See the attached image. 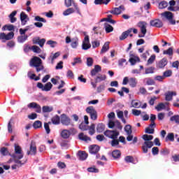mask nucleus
I'll use <instances>...</instances> for the list:
<instances>
[{
	"label": "nucleus",
	"mask_w": 179,
	"mask_h": 179,
	"mask_svg": "<svg viewBox=\"0 0 179 179\" xmlns=\"http://www.w3.org/2000/svg\"><path fill=\"white\" fill-rule=\"evenodd\" d=\"M20 20L22 26H26L28 20H29V16L26 14V13L22 12L20 13Z\"/></svg>",
	"instance_id": "obj_20"
},
{
	"label": "nucleus",
	"mask_w": 179,
	"mask_h": 179,
	"mask_svg": "<svg viewBox=\"0 0 179 179\" xmlns=\"http://www.w3.org/2000/svg\"><path fill=\"white\" fill-rule=\"evenodd\" d=\"M173 96H177L176 92H167L165 93V100L166 101H171L173 100Z\"/></svg>",
	"instance_id": "obj_22"
},
{
	"label": "nucleus",
	"mask_w": 179,
	"mask_h": 179,
	"mask_svg": "<svg viewBox=\"0 0 179 179\" xmlns=\"http://www.w3.org/2000/svg\"><path fill=\"white\" fill-rule=\"evenodd\" d=\"M131 33H132V29H129L127 31L123 32L120 36V40H125V38H127Z\"/></svg>",
	"instance_id": "obj_30"
},
{
	"label": "nucleus",
	"mask_w": 179,
	"mask_h": 179,
	"mask_svg": "<svg viewBox=\"0 0 179 179\" xmlns=\"http://www.w3.org/2000/svg\"><path fill=\"white\" fill-rule=\"evenodd\" d=\"M149 73H155V67H148L145 69V75H149Z\"/></svg>",
	"instance_id": "obj_41"
},
{
	"label": "nucleus",
	"mask_w": 179,
	"mask_h": 179,
	"mask_svg": "<svg viewBox=\"0 0 179 179\" xmlns=\"http://www.w3.org/2000/svg\"><path fill=\"white\" fill-rule=\"evenodd\" d=\"M143 80L144 82H145L146 85H148V86H152L155 85V80L150 78H144Z\"/></svg>",
	"instance_id": "obj_37"
},
{
	"label": "nucleus",
	"mask_w": 179,
	"mask_h": 179,
	"mask_svg": "<svg viewBox=\"0 0 179 179\" xmlns=\"http://www.w3.org/2000/svg\"><path fill=\"white\" fill-rule=\"evenodd\" d=\"M78 156L80 160H86L87 159V153L85 151H78Z\"/></svg>",
	"instance_id": "obj_31"
},
{
	"label": "nucleus",
	"mask_w": 179,
	"mask_h": 179,
	"mask_svg": "<svg viewBox=\"0 0 179 179\" xmlns=\"http://www.w3.org/2000/svg\"><path fill=\"white\" fill-rule=\"evenodd\" d=\"M168 10H171V12H176V10H179V7H174V6H170L168 7Z\"/></svg>",
	"instance_id": "obj_63"
},
{
	"label": "nucleus",
	"mask_w": 179,
	"mask_h": 179,
	"mask_svg": "<svg viewBox=\"0 0 179 179\" xmlns=\"http://www.w3.org/2000/svg\"><path fill=\"white\" fill-rule=\"evenodd\" d=\"M167 64H169L167 58L164 57L162 59L158 62V63L157 64V68H159V69H163V68H164V66H166Z\"/></svg>",
	"instance_id": "obj_19"
},
{
	"label": "nucleus",
	"mask_w": 179,
	"mask_h": 179,
	"mask_svg": "<svg viewBox=\"0 0 179 179\" xmlns=\"http://www.w3.org/2000/svg\"><path fill=\"white\" fill-rule=\"evenodd\" d=\"M14 148L15 152L11 156L14 158L15 163H19L18 160L23 159V150H22V147L17 144H15Z\"/></svg>",
	"instance_id": "obj_3"
},
{
	"label": "nucleus",
	"mask_w": 179,
	"mask_h": 179,
	"mask_svg": "<svg viewBox=\"0 0 179 179\" xmlns=\"http://www.w3.org/2000/svg\"><path fill=\"white\" fill-rule=\"evenodd\" d=\"M89 149L91 155H96V153H98V152L100 150V147H99L97 145H93L90 146Z\"/></svg>",
	"instance_id": "obj_25"
},
{
	"label": "nucleus",
	"mask_w": 179,
	"mask_h": 179,
	"mask_svg": "<svg viewBox=\"0 0 179 179\" xmlns=\"http://www.w3.org/2000/svg\"><path fill=\"white\" fill-rule=\"evenodd\" d=\"M27 37H28L27 35L20 36L17 38L18 42L19 43H24V41H26V40H27Z\"/></svg>",
	"instance_id": "obj_47"
},
{
	"label": "nucleus",
	"mask_w": 179,
	"mask_h": 179,
	"mask_svg": "<svg viewBox=\"0 0 179 179\" xmlns=\"http://www.w3.org/2000/svg\"><path fill=\"white\" fill-rule=\"evenodd\" d=\"M53 110L54 108L52 106H45L42 108L43 113H51Z\"/></svg>",
	"instance_id": "obj_36"
},
{
	"label": "nucleus",
	"mask_w": 179,
	"mask_h": 179,
	"mask_svg": "<svg viewBox=\"0 0 179 179\" xmlns=\"http://www.w3.org/2000/svg\"><path fill=\"white\" fill-rule=\"evenodd\" d=\"M59 55H61V53L59 52H57L55 54H52L49 57H48V60L51 62V64L53 65L54 64V61H55V59H57V58H58V57H59Z\"/></svg>",
	"instance_id": "obj_29"
},
{
	"label": "nucleus",
	"mask_w": 179,
	"mask_h": 179,
	"mask_svg": "<svg viewBox=\"0 0 179 179\" xmlns=\"http://www.w3.org/2000/svg\"><path fill=\"white\" fill-rule=\"evenodd\" d=\"M160 153L162 156H167L170 153V151L167 148H165L161 150Z\"/></svg>",
	"instance_id": "obj_57"
},
{
	"label": "nucleus",
	"mask_w": 179,
	"mask_h": 179,
	"mask_svg": "<svg viewBox=\"0 0 179 179\" xmlns=\"http://www.w3.org/2000/svg\"><path fill=\"white\" fill-rule=\"evenodd\" d=\"M27 153L28 155H31V156L37 153V147L36 146V143H34V141L31 142L29 151H28Z\"/></svg>",
	"instance_id": "obj_13"
},
{
	"label": "nucleus",
	"mask_w": 179,
	"mask_h": 179,
	"mask_svg": "<svg viewBox=\"0 0 179 179\" xmlns=\"http://www.w3.org/2000/svg\"><path fill=\"white\" fill-rule=\"evenodd\" d=\"M78 139H80V141H84V142H89L92 141L90 137L87 136V135H85L83 133H80L78 134Z\"/></svg>",
	"instance_id": "obj_27"
},
{
	"label": "nucleus",
	"mask_w": 179,
	"mask_h": 179,
	"mask_svg": "<svg viewBox=\"0 0 179 179\" xmlns=\"http://www.w3.org/2000/svg\"><path fill=\"white\" fill-rule=\"evenodd\" d=\"M24 50V51H27V50H32L34 52H36V54H40V52H41V49H40L38 46L36 45H33L32 47L27 45Z\"/></svg>",
	"instance_id": "obj_24"
},
{
	"label": "nucleus",
	"mask_w": 179,
	"mask_h": 179,
	"mask_svg": "<svg viewBox=\"0 0 179 179\" xmlns=\"http://www.w3.org/2000/svg\"><path fill=\"white\" fill-rule=\"evenodd\" d=\"M89 134L90 135H94V134L96 133V124H91L89 128Z\"/></svg>",
	"instance_id": "obj_35"
},
{
	"label": "nucleus",
	"mask_w": 179,
	"mask_h": 179,
	"mask_svg": "<svg viewBox=\"0 0 179 179\" xmlns=\"http://www.w3.org/2000/svg\"><path fill=\"white\" fill-rule=\"evenodd\" d=\"M62 68H64V62H59L56 67L55 69L58 70V69H62Z\"/></svg>",
	"instance_id": "obj_64"
},
{
	"label": "nucleus",
	"mask_w": 179,
	"mask_h": 179,
	"mask_svg": "<svg viewBox=\"0 0 179 179\" xmlns=\"http://www.w3.org/2000/svg\"><path fill=\"white\" fill-rule=\"evenodd\" d=\"M173 75V71L171 70H167L164 72L163 76H164V78H170Z\"/></svg>",
	"instance_id": "obj_49"
},
{
	"label": "nucleus",
	"mask_w": 179,
	"mask_h": 179,
	"mask_svg": "<svg viewBox=\"0 0 179 179\" xmlns=\"http://www.w3.org/2000/svg\"><path fill=\"white\" fill-rule=\"evenodd\" d=\"M33 43L34 44H38V45H40V47H43L44 44H45V39L42 38H34L33 39Z\"/></svg>",
	"instance_id": "obj_28"
},
{
	"label": "nucleus",
	"mask_w": 179,
	"mask_h": 179,
	"mask_svg": "<svg viewBox=\"0 0 179 179\" xmlns=\"http://www.w3.org/2000/svg\"><path fill=\"white\" fill-rule=\"evenodd\" d=\"M30 66H34L36 69V72H40L44 70V66L43 65V60L38 57H34L29 63Z\"/></svg>",
	"instance_id": "obj_2"
},
{
	"label": "nucleus",
	"mask_w": 179,
	"mask_h": 179,
	"mask_svg": "<svg viewBox=\"0 0 179 179\" xmlns=\"http://www.w3.org/2000/svg\"><path fill=\"white\" fill-rule=\"evenodd\" d=\"M71 134H76V130L75 129H64L61 132V136L64 139H68Z\"/></svg>",
	"instance_id": "obj_7"
},
{
	"label": "nucleus",
	"mask_w": 179,
	"mask_h": 179,
	"mask_svg": "<svg viewBox=\"0 0 179 179\" xmlns=\"http://www.w3.org/2000/svg\"><path fill=\"white\" fill-rule=\"evenodd\" d=\"M109 128H117V129H122V127H121V123L118 120L113 121L110 120L108 122Z\"/></svg>",
	"instance_id": "obj_12"
},
{
	"label": "nucleus",
	"mask_w": 179,
	"mask_h": 179,
	"mask_svg": "<svg viewBox=\"0 0 179 179\" xmlns=\"http://www.w3.org/2000/svg\"><path fill=\"white\" fill-rule=\"evenodd\" d=\"M112 156H113V157H114V159H118V157H120V156H121V152H120V150H115L113 151Z\"/></svg>",
	"instance_id": "obj_44"
},
{
	"label": "nucleus",
	"mask_w": 179,
	"mask_h": 179,
	"mask_svg": "<svg viewBox=\"0 0 179 179\" xmlns=\"http://www.w3.org/2000/svg\"><path fill=\"white\" fill-rule=\"evenodd\" d=\"M52 122L54 125H58L59 124V116L55 115L52 118Z\"/></svg>",
	"instance_id": "obj_43"
},
{
	"label": "nucleus",
	"mask_w": 179,
	"mask_h": 179,
	"mask_svg": "<svg viewBox=\"0 0 179 179\" xmlns=\"http://www.w3.org/2000/svg\"><path fill=\"white\" fill-rule=\"evenodd\" d=\"M3 29L12 31V30H15V27L13 24L5 25Z\"/></svg>",
	"instance_id": "obj_54"
},
{
	"label": "nucleus",
	"mask_w": 179,
	"mask_h": 179,
	"mask_svg": "<svg viewBox=\"0 0 179 179\" xmlns=\"http://www.w3.org/2000/svg\"><path fill=\"white\" fill-rule=\"evenodd\" d=\"M164 55H173V48H169L166 50H164Z\"/></svg>",
	"instance_id": "obj_52"
},
{
	"label": "nucleus",
	"mask_w": 179,
	"mask_h": 179,
	"mask_svg": "<svg viewBox=\"0 0 179 179\" xmlns=\"http://www.w3.org/2000/svg\"><path fill=\"white\" fill-rule=\"evenodd\" d=\"M41 122L40 120H37L34 123L33 127L35 129H37L38 128H41Z\"/></svg>",
	"instance_id": "obj_50"
},
{
	"label": "nucleus",
	"mask_w": 179,
	"mask_h": 179,
	"mask_svg": "<svg viewBox=\"0 0 179 179\" xmlns=\"http://www.w3.org/2000/svg\"><path fill=\"white\" fill-rule=\"evenodd\" d=\"M60 121L62 124V125L68 126L69 124H71V119L66 115L62 114L60 117Z\"/></svg>",
	"instance_id": "obj_15"
},
{
	"label": "nucleus",
	"mask_w": 179,
	"mask_h": 179,
	"mask_svg": "<svg viewBox=\"0 0 179 179\" xmlns=\"http://www.w3.org/2000/svg\"><path fill=\"white\" fill-rule=\"evenodd\" d=\"M170 120L174 121L176 124H179V115L172 116Z\"/></svg>",
	"instance_id": "obj_61"
},
{
	"label": "nucleus",
	"mask_w": 179,
	"mask_h": 179,
	"mask_svg": "<svg viewBox=\"0 0 179 179\" xmlns=\"http://www.w3.org/2000/svg\"><path fill=\"white\" fill-rule=\"evenodd\" d=\"M143 139L145 141L143 145L142 149L144 153H148V148L150 149L153 146V142L150 141L153 140V136L144 134L143 136Z\"/></svg>",
	"instance_id": "obj_1"
},
{
	"label": "nucleus",
	"mask_w": 179,
	"mask_h": 179,
	"mask_svg": "<svg viewBox=\"0 0 179 179\" xmlns=\"http://www.w3.org/2000/svg\"><path fill=\"white\" fill-rule=\"evenodd\" d=\"M129 62H130L131 65H135L136 62H141V59H139V57L130 53V58L129 59Z\"/></svg>",
	"instance_id": "obj_16"
},
{
	"label": "nucleus",
	"mask_w": 179,
	"mask_h": 179,
	"mask_svg": "<svg viewBox=\"0 0 179 179\" xmlns=\"http://www.w3.org/2000/svg\"><path fill=\"white\" fill-rule=\"evenodd\" d=\"M28 108H35L36 113H41V106L36 102L27 105Z\"/></svg>",
	"instance_id": "obj_18"
},
{
	"label": "nucleus",
	"mask_w": 179,
	"mask_h": 179,
	"mask_svg": "<svg viewBox=\"0 0 179 179\" xmlns=\"http://www.w3.org/2000/svg\"><path fill=\"white\" fill-rule=\"evenodd\" d=\"M37 87L41 89L43 92H50L52 89V84L50 82H48L45 85L41 83H38Z\"/></svg>",
	"instance_id": "obj_8"
},
{
	"label": "nucleus",
	"mask_w": 179,
	"mask_h": 179,
	"mask_svg": "<svg viewBox=\"0 0 179 179\" xmlns=\"http://www.w3.org/2000/svg\"><path fill=\"white\" fill-rule=\"evenodd\" d=\"M76 12H78V10L75 7L69 8L63 12V15L69 16V15H72V13H75Z\"/></svg>",
	"instance_id": "obj_23"
},
{
	"label": "nucleus",
	"mask_w": 179,
	"mask_h": 179,
	"mask_svg": "<svg viewBox=\"0 0 179 179\" xmlns=\"http://www.w3.org/2000/svg\"><path fill=\"white\" fill-rule=\"evenodd\" d=\"M145 134H155V129L148 127L145 128Z\"/></svg>",
	"instance_id": "obj_56"
},
{
	"label": "nucleus",
	"mask_w": 179,
	"mask_h": 179,
	"mask_svg": "<svg viewBox=\"0 0 179 179\" xmlns=\"http://www.w3.org/2000/svg\"><path fill=\"white\" fill-rule=\"evenodd\" d=\"M125 10V8L124 6H120L117 8H113L111 10H109L108 13H112V15H121L122 13V11Z\"/></svg>",
	"instance_id": "obj_10"
},
{
	"label": "nucleus",
	"mask_w": 179,
	"mask_h": 179,
	"mask_svg": "<svg viewBox=\"0 0 179 179\" xmlns=\"http://www.w3.org/2000/svg\"><path fill=\"white\" fill-rule=\"evenodd\" d=\"M71 47L72 48H76V47H78V38H74L71 40Z\"/></svg>",
	"instance_id": "obj_45"
},
{
	"label": "nucleus",
	"mask_w": 179,
	"mask_h": 179,
	"mask_svg": "<svg viewBox=\"0 0 179 179\" xmlns=\"http://www.w3.org/2000/svg\"><path fill=\"white\" fill-rule=\"evenodd\" d=\"M79 128H80V129H81V131H87V129H88L87 125L85 124V123H81L79 125Z\"/></svg>",
	"instance_id": "obj_59"
},
{
	"label": "nucleus",
	"mask_w": 179,
	"mask_h": 179,
	"mask_svg": "<svg viewBox=\"0 0 179 179\" xmlns=\"http://www.w3.org/2000/svg\"><path fill=\"white\" fill-rule=\"evenodd\" d=\"M104 135L110 139H117L120 136V131L117 130H106L104 131Z\"/></svg>",
	"instance_id": "obj_4"
},
{
	"label": "nucleus",
	"mask_w": 179,
	"mask_h": 179,
	"mask_svg": "<svg viewBox=\"0 0 179 179\" xmlns=\"http://www.w3.org/2000/svg\"><path fill=\"white\" fill-rule=\"evenodd\" d=\"M86 113L90 115L91 120L96 121L97 120V111L93 106H88L86 110Z\"/></svg>",
	"instance_id": "obj_5"
},
{
	"label": "nucleus",
	"mask_w": 179,
	"mask_h": 179,
	"mask_svg": "<svg viewBox=\"0 0 179 179\" xmlns=\"http://www.w3.org/2000/svg\"><path fill=\"white\" fill-rule=\"evenodd\" d=\"M148 23H146V22H138V27H140V30L142 34H146V33L148 32V30L146 29Z\"/></svg>",
	"instance_id": "obj_21"
},
{
	"label": "nucleus",
	"mask_w": 179,
	"mask_h": 179,
	"mask_svg": "<svg viewBox=\"0 0 179 179\" xmlns=\"http://www.w3.org/2000/svg\"><path fill=\"white\" fill-rule=\"evenodd\" d=\"M138 82L136 81V78H130L129 79V85L131 87H136Z\"/></svg>",
	"instance_id": "obj_34"
},
{
	"label": "nucleus",
	"mask_w": 179,
	"mask_h": 179,
	"mask_svg": "<svg viewBox=\"0 0 179 179\" xmlns=\"http://www.w3.org/2000/svg\"><path fill=\"white\" fill-rule=\"evenodd\" d=\"M50 124H51V122L44 123V128L46 131V134H48L51 132V129H50Z\"/></svg>",
	"instance_id": "obj_53"
},
{
	"label": "nucleus",
	"mask_w": 179,
	"mask_h": 179,
	"mask_svg": "<svg viewBox=\"0 0 179 179\" xmlns=\"http://www.w3.org/2000/svg\"><path fill=\"white\" fill-rule=\"evenodd\" d=\"M167 6H169V3L166 1H161L159 3V9H165Z\"/></svg>",
	"instance_id": "obj_40"
},
{
	"label": "nucleus",
	"mask_w": 179,
	"mask_h": 179,
	"mask_svg": "<svg viewBox=\"0 0 179 179\" xmlns=\"http://www.w3.org/2000/svg\"><path fill=\"white\" fill-rule=\"evenodd\" d=\"M64 4L66 8H69L70 6H73L76 10H77V12L79 13V7H78V4L75 3V1L73 0H65Z\"/></svg>",
	"instance_id": "obj_14"
},
{
	"label": "nucleus",
	"mask_w": 179,
	"mask_h": 179,
	"mask_svg": "<svg viewBox=\"0 0 179 179\" xmlns=\"http://www.w3.org/2000/svg\"><path fill=\"white\" fill-rule=\"evenodd\" d=\"M28 76L30 79H34V80H40V77H36V74L33 71L28 72Z\"/></svg>",
	"instance_id": "obj_39"
},
{
	"label": "nucleus",
	"mask_w": 179,
	"mask_h": 179,
	"mask_svg": "<svg viewBox=\"0 0 179 179\" xmlns=\"http://www.w3.org/2000/svg\"><path fill=\"white\" fill-rule=\"evenodd\" d=\"M124 131L127 134V135H131V134H132V127H131V125L127 124L124 127Z\"/></svg>",
	"instance_id": "obj_42"
},
{
	"label": "nucleus",
	"mask_w": 179,
	"mask_h": 179,
	"mask_svg": "<svg viewBox=\"0 0 179 179\" xmlns=\"http://www.w3.org/2000/svg\"><path fill=\"white\" fill-rule=\"evenodd\" d=\"M105 30L106 31V33H111V31H113L114 30V28L113 27V26L106 24H105Z\"/></svg>",
	"instance_id": "obj_46"
},
{
	"label": "nucleus",
	"mask_w": 179,
	"mask_h": 179,
	"mask_svg": "<svg viewBox=\"0 0 179 179\" xmlns=\"http://www.w3.org/2000/svg\"><path fill=\"white\" fill-rule=\"evenodd\" d=\"M96 131L97 132H99V134H101V132H103V131H104V124H99L97 125L96 127Z\"/></svg>",
	"instance_id": "obj_48"
},
{
	"label": "nucleus",
	"mask_w": 179,
	"mask_h": 179,
	"mask_svg": "<svg viewBox=\"0 0 179 179\" xmlns=\"http://www.w3.org/2000/svg\"><path fill=\"white\" fill-rule=\"evenodd\" d=\"M92 47V45L90 44V41L89 39V36L86 35L84 38V40L83 41L82 48L83 50H89Z\"/></svg>",
	"instance_id": "obj_11"
},
{
	"label": "nucleus",
	"mask_w": 179,
	"mask_h": 179,
	"mask_svg": "<svg viewBox=\"0 0 179 179\" xmlns=\"http://www.w3.org/2000/svg\"><path fill=\"white\" fill-rule=\"evenodd\" d=\"M155 110H157V111H162L163 110H166L167 111H169L170 108H166V104L160 103L157 106H155Z\"/></svg>",
	"instance_id": "obj_26"
},
{
	"label": "nucleus",
	"mask_w": 179,
	"mask_h": 179,
	"mask_svg": "<svg viewBox=\"0 0 179 179\" xmlns=\"http://www.w3.org/2000/svg\"><path fill=\"white\" fill-rule=\"evenodd\" d=\"M106 79H107V77L106 76V75L99 74L95 78V82L96 83H99L100 82H103V80H106Z\"/></svg>",
	"instance_id": "obj_33"
},
{
	"label": "nucleus",
	"mask_w": 179,
	"mask_h": 179,
	"mask_svg": "<svg viewBox=\"0 0 179 179\" xmlns=\"http://www.w3.org/2000/svg\"><path fill=\"white\" fill-rule=\"evenodd\" d=\"M150 24L152 27H163V22L159 19L151 20Z\"/></svg>",
	"instance_id": "obj_17"
},
{
	"label": "nucleus",
	"mask_w": 179,
	"mask_h": 179,
	"mask_svg": "<svg viewBox=\"0 0 179 179\" xmlns=\"http://www.w3.org/2000/svg\"><path fill=\"white\" fill-rule=\"evenodd\" d=\"M110 50V42H106L101 50L100 54H104Z\"/></svg>",
	"instance_id": "obj_32"
},
{
	"label": "nucleus",
	"mask_w": 179,
	"mask_h": 179,
	"mask_svg": "<svg viewBox=\"0 0 179 179\" xmlns=\"http://www.w3.org/2000/svg\"><path fill=\"white\" fill-rule=\"evenodd\" d=\"M131 107L134 108H139L141 107V102L138 100H133L131 101Z\"/></svg>",
	"instance_id": "obj_38"
},
{
	"label": "nucleus",
	"mask_w": 179,
	"mask_h": 179,
	"mask_svg": "<svg viewBox=\"0 0 179 179\" xmlns=\"http://www.w3.org/2000/svg\"><path fill=\"white\" fill-rule=\"evenodd\" d=\"M166 139L168 141H171V142H174V134L173 133L168 134L166 136Z\"/></svg>",
	"instance_id": "obj_55"
},
{
	"label": "nucleus",
	"mask_w": 179,
	"mask_h": 179,
	"mask_svg": "<svg viewBox=\"0 0 179 179\" xmlns=\"http://www.w3.org/2000/svg\"><path fill=\"white\" fill-rule=\"evenodd\" d=\"M35 20H36V22H42V23H45L47 22V20H45V19H44L43 17H41L40 16H36Z\"/></svg>",
	"instance_id": "obj_58"
},
{
	"label": "nucleus",
	"mask_w": 179,
	"mask_h": 179,
	"mask_svg": "<svg viewBox=\"0 0 179 179\" xmlns=\"http://www.w3.org/2000/svg\"><path fill=\"white\" fill-rule=\"evenodd\" d=\"M15 34L13 32H9L8 34H5L3 32L0 33V40L2 43H6L8 40H12Z\"/></svg>",
	"instance_id": "obj_6"
},
{
	"label": "nucleus",
	"mask_w": 179,
	"mask_h": 179,
	"mask_svg": "<svg viewBox=\"0 0 179 179\" xmlns=\"http://www.w3.org/2000/svg\"><path fill=\"white\" fill-rule=\"evenodd\" d=\"M108 19V23H111L112 24H115V20H113V15H108V17H106Z\"/></svg>",
	"instance_id": "obj_62"
},
{
	"label": "nucleus",
	"mask_w": 179,
	"mask_h": 179,
	"mask_svg": "<svg viewBox=\"0 0 179 179\" xmlns=\"http://www.w3.org/2000/svg\"><path fill=\"white\" fill-rule=\"evenodd\" d=\"M120 144V141L117 140V138H113V141L110 143L111 146H118Z\"/></svg>",
	"instance_id": "obj_60"
},
{
	"label": "nucleus",
	"mask_w": 179,
	"mask_h": 179,
	"mask_svg": "<svg viewBox=\"0 0 179 179\" xmlns=\"http://www.w3.org/2000/svg\"><path fill=\"white\" fill-rule=\"evenodd\" d=\"M155 59H156V55H152L150 56V57L148 60V65H152L153 62H155Z\"/></svg>",
	"instance_id": "obj_51"
},
{
	"label": "nucleus",
	"mask_w": 179,
	"mask_h": 179,
	"mask_svg": "<svg viewBox=\"0 0 179 179\" xmlns=\"http://www.w3.org/2000/svg\"><path fill=\"white\" fill-rule=\"evenodd\" d=\"M161 16L165 17V19H167L171 24H176V20H173V15L171 12L166 11L164 13H162L161 14Z\"/></svg>",
	"instance_id": "obj_9"
}]
</instances>
